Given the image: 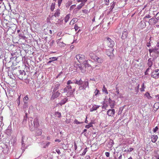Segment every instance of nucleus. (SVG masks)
<instances>
[{
    "mask_svg": "<svg viewBox=\"0 0 159 159\" xmlns=\"http://www.w3.org/2000/svg\"><path fill=\"white\" fill-rule=\"evenodd\" d=\"M87 116L86 117V119H85V122L86 123H88V121L87 120Z\"/></svg>",
    "mask_w": 159,
    "mask_h": 159,
    "instance_id": "57",
    "label": "nucleus"
},
{
    "mask_svg": "<svg viewBox=\"0 0 159 159\" xmlns=\"http://www.w3.org/2000/svg\"><path fill=\"white\" fill-rule=\"evenodd\" d=\"M49 33L51 34H52V31L51 30H49Z\"/></svg>",
    "mask_w": 159,
    "mask_h": 159,
    "instance_id": "64",
    "label": "nucleus"
},
{
    "mask_svg": "<svg viewBox=\"0 0 159 159\" xmlns=\"http://www.w3.org/2000/svg\"><path fill=\"white\" fill-rule=\"evenodd\" d=\"M70 91L66 87L64 88V93H69Z\"/></svg>",
    "mask_w": 159,
    "mask_h": 159,
    "instance_id": "38",
    "label": "nucleus"
},
{
    "mask_svg": "<svg viewBox=\"0 0 159 159\" xmlns=\"http://www.w3.org/2000/svg\"><path fill=\"white\" fill-rule=\"evenodd\" d=\"M49 59L51 60L52 61L57 60V58L55 57H50Z\"/></svg>",
    "mask_w": 159,
    "mask_h": 159,
    "instance_id": "36",
    "label": "nucleus"
},
{
    "mask_svg": "<svg viewBox=\"0 0 159 159\" xmlns=\"http://www.w3.org/2000/svg\"><path fill=\"white\" fill-rule=\"evenodd\" d=\"M158 129V128L157 126H156L153 129V131L154 133H155Z\"/></svg>",
    "mask_w": 159,
    "mask_h": 159,
    "instance_id": "37",
    "label": "nucleus"
},
{
    "mask_svg": "<svg viewBox=\"0 0 159 159\" xmlns=\"http://www.w3.org/2000/svg\"><path fill=\"white\" fill-rule=\"evenodd\" d=\"M55 141V142H61V140L58 139H56Z\"/></svg>",
    "mask_w": 159,
    "mask_h": 159,
    "instance_id": "55",
    "label": "nucleus"
},
{
    "mask_svg": "<svg viewBox=\"0 0 159 159\" xmlns=\"http://www.w3.org/2000/svg\"><path fill=\"white\" fill-rule=\"evenodd\" d=\"M87 148H86L84 149V151H83V152L82 153V154L81 155L82 156L84 155L86 153V152L87 151Z\"/></svg>",
    "mask_w": 159,
    "mask_h": 159,
    "instance_id": "35",
    "label": "nucleus"
},
{
    "mask_svg": "<svg viewBox=\"0 0 159 159\" xmlns=\"http://www.w3.org/2000/svg\"><path fill=\"white\" fill-rule=\"evenodd\" d=\"M54 41L53 40H52L51 41L49 42V43H49V46L50 47H51L52 46L53 44V43H54Z\"/></svg>",
    "mask_w": 159,
    "mask_h": 159,
    "instance_id": "39",
    "label": "nucleus"
},
{
    "mask_svg": "<svg viewBox=\"0 0 159 159\" xmlns=\"http://www.w3.org/2000/svg\"><path fill=\"white\" fill-rule=\"evenodd\" d=\"M74 28L75 30H77L79 28L78 25L76 24L75 25Z\"/></svg>",
    "mask_w": 159,
    "mask_h": 159,
    "instance_id": "47",
    "label": "nucleus"
},
{
    "mask_svg": "<svg viewBox=\"0 0 159 159\" xmlns=\"http://www.w3.org/2000/svg\"><path fill=\"white\" fill-rule=\"evenodd\" d=\"M122 155L121 154H120V155L118 157V159H122Z\"/></svg>",
    "mask_w": 159,
    "mask_h": 159,
    "instance_id": "56",
    "label": "nucleus"
},
{
    "mask_svg": "<svg viewBox=\"0 0 159 159\" xmlns=\"http://www.w3.org/2000/svg\"><path fill=\"white\" fill-rule=\"evenodd\" d=\"M91 58L95 61H97L99 63H102L103 61V60L101 57H99L95 55H94V56H93Z\"/></svg>",
    "mask_w": 159,
    "mask_h": 159,
    "instance_id": "5",
    "label": "nucleus"
},
{
    "mask_svg": "<svg viewBox=\"0 0 159 159\" xmlns=\"http://www.w3.org/2000/svg\"><path fill=\"white\" fill-rule=\"evenodd\" d=\"M3 120V117L2 116L1 117V122H2Z\"/></svg>",
    "mask_w": 159,
    "mask_h": 159,
    "instance_id": "62",
    "label": "nucleus"
},
{
    "mask_svg": "<svg viewBox=\"0 0 159 159\" xmlns=\"http://www.w3.org/2000/svg\"><path fill=\"white\" fill-rule=\"evenodd\" d=\"M158 138V136L157 135H152L151 136L152 142L155 143L157 141Z\"/></svg>",
    "mask_w": 159,
    "mask_h": 159,
    "instance_id": "14",
    "label": "nucleus"
},
{
    "mask_svg": "<svg viewBox=\"0 0 159 159\" xmlns=\"http://www.w3.org/2000/svg\"><path fill=\"white\" fill-rule=\"evenodd\" d=\"M139 84L138 86L135 88L134 89V93L135 94H138L139 92Z\"/></svg>",
    "mask_w": 159,
    "mask_h": 159,
    "instance_id": "21",
    "label": "nucleus"
},
{
    "mask_svg": "<svg viewBox=\"0 0 159 159\" xmlns=\"http://www.w3.org/2000/svg\"><path fill=\"white\" fill-rule=\"evenodd\" d=\"M82 64L85 67V69H86V67H90L91 66L89 64L88 61L87 60H85Z\"/></svg>",
    "mask_w": 159,
    "mask_h": 159,
    "instance_id": "18",
    "label": "nucleus"
},
{
    "mask_svg": "<svg viewBox=\"0 0 159 159\" xmlns=\"http://www.w3.org/2000/svg\"><path fill=\"white\" fill-rule=\"evenodd\" d=\"M89 83L88 81H84L83 83V85L82 86L83 89H85L87 87L89 88Z\"/></svg>",
    "mask_w": 159,
    "mask_h": 159,
    "instance_id": "12",
    "label": "nucleus"
},
{
    "mask_svg": "<svg viewBox=\"0 0 159 159\" xmlns=\"http://www.w3.org/2000/svg\"><path fill=\"white\" fill-rule=\"evenodd\" d=\"M105 155L107 157H108L110 156V153L109 152H105Z\"/></svg>",
    "mask_w": 159,
    "mask_h": 159,
    "instance_id": "46",
    "label": "nucleus"
},
{
    "mask_svg": "<svg viewBox=\"0 0 159 159\" xmlns=\"http://www.w3.org/2000/svg\"><path fill=\"white\" fill-rule=\"evenodd\" d=\"M77 21V19L75 18H74L70 22V25H73Z\"/></svg>",
    "mask_w": 159,
    "mask_h": 159,
    "instance_id": "23",
    "label": "nucleus"
},
{
    "mask_svg": "<svg viewBox=\"0 0 159 159\" xmlns=\"http://www.w3.org/2000/svg\"><path fill=\"white\" fill-rule=\"evenodd\" d=\"M99 107V106L94 105L93 106L92 108L90 109V111L92 112L94 111H95L97 110L98 108Z\"/></svg>",
    "mask_w": 159,
    "mask_h": 159,
    "instance_id": "17",
    "label": "nucleus"
},
{
    "mask_svg": "<svg viewBox=\"0 0 159 159\" xmlns=\"http://www.w3.org/2000/svg\"><path fill=\"white\" fill-rule=\"evenodd\" d=\"M76 6L75 5H72L70 7V9H71V8H73L74 7H75Z\"/></svg>",
    "mask_w": 159,
    "mask_h": 159,
    "instance_id": "52",
    "label": "nucleus"
},
{
    "mask_svg": "<svg viewBox=\"0 0 159 159\" xmlns=\"http://www.w3.org/2000/svg\"><path fill=\"white\" fill-rule=\"evenodd\" d=\"M34 127L36 128L38 127L39 125V119L37 117L34 119Z\"/></svg>",
    "mask_w": 159,
    "mask_h": 159,
    "instance_id": "8",
    "label": "nucleus"
},
{
    "mask_svg": "<svg viewBox=\"0 0 159 159\" xmlns=\"http://www.w3.org/2000/svg\"><path fill=\"white\" fill-rule=\"evenodd\" d=\"M144 83H143L141 88L140 89V90L141 92H143L144 91V89L145 88V87H144Z\"/></svg>",
    "mask_w": 159,
    "mask_h": 159,
    "instance_id": "31",
    "label": "nucleus"
},
{
    "mask_svg": "<svg viewBox=\"0 0 159 159\" xmlns=\"http://www.w3.org/2000/svg\"><path fill=\"white\" fill-rule=\"evenodd\" d=\"M116 93L117 94H119V90L117 88H116Z\"/></svg>",
    "mask_w": 159,
    "mask_h": 159,
    "instance_id": "50",
    "label": "nucleus"
},
{
    "mask_svg": "<svg viewBox=\"0 0 159 159\" xmlns=\"http://www.w3.org/2000/svg\"><path fill=\"white\" fill-rule=\"evenodd\" d=\"M99 92V90H98L97 89H96L94 92L95 95H97L98 94Z\"/></svg>",
    "mask_w": 159,
    "mask_h": 159,
    "instance_id": "44",
    "label": "nucleus"
},
{
    "mask_svg": "<svg viewBox=\"0 0 159 159\" xmlns=\"http://www.w3.org/2000/svg\"><path fill=\"white\" fill-rule=\"evenodd\" d=\"M74 83L79 85H80L83 84V82L81 78H80L79 79L76 78Z\"/></svg>",
    "mask_w": 159,
    "mask_h": 159,
    "instance_id": "7",
    "label": "nucleus"
},
{
    "mask_svg": "<svg viewBox=\"0 0 159 159\" xmlns=\"http://www.w3.org/2000/svg\"><path fill=\"white\" fill-rule=\"evenodd\" d=\"M61 38L59 39L58 40V41L57 42V44L59 46H60L61 47H64V43L62 42H61L60 41V40H61Z\"/></svg>",
    "mask_w": 159,
    "mask_h": 159,
    "instance_id": "22",
    "label": "nucleus"
},
{
    "mask_svg": "<svg viewBox=\"0 0 159 159\" xmlns=\"http://www.w3.org/2000/svg\"><path fill=\"white\" fill-rule=\"evenodd\" d=\"M68 101V98H65L63 99H62L61 102L58 103V104H60L61 106H62V105L65 104Z\"/></svg>",
    "mask_w": 159,
    "mask_h": 159,
    "instance_id": "16",
    "label": "nucleus"
},
{
    "mask_svg": "<svg viewBox=\"0 0 159 159\" xmlns=\"http://www.w3.org/2000/svg\"><path fill=\"white\" fill-rule=\"evenodd\" d=\"M68 85L67 86V87H66L70 91H71L72 87L71 86Z\"/></svg>",
    "mask_w": 159,
    "mask_h": 159,
    "instance_id": "42",
    "label": "nucleus"
},
{
    "mask_svg": "<svg viewBox=\"0 0 159 159\" xmlns=\"http://www.w3.org/2000/svg\"><path fill=\"white\" fill-rule=\"evenodd\" d=\"M50 137L49 136H48L47 137V140H49L50 139Z\"/></svg>",
    "mask_w": 159,
    "mask_h": 159,
    "instance_id": "60",
    "label": "nucleus"
},
{
    "mask_svg": "<svg viewBox=\"0 0 159 159\" xmlns=\"http://www.w3.org/2000/svg\"><path fill=\"white\" fill-rule=\"evenodd\" d=\"M158 104V103H155V104L154 105V107H155V106H156Z\"/></svg>",
    "mask_w": 159,
    "mask_h": 159,
    "instance_id": "61",
    "label": "nucleus"
},
{
    "mask_svg": "<svg viewBox=\"0 0 159 159\" xmlns=\"http://www.w3.org/2000/svg\"><path fill=\"white\" fill-rule=\"evenodd\" d=\"M20 96H19L18 98V101L19 102H20Z\"/></svg>",
    "mask_w": 159,
    "mask_h": 159,
    "instance_id": "59",
    "label": "nucleus"
},
{
    "mask_svg": "<svg viewBox=\"0 0 159 159\" xmlns=\"http://www.w3.org/2000/svg\"><path fill=\"white\" fill-rule=\"evenodd\" d=\"M107 44L109 47L112 48L114 45V41L109 38H107Z\"/></svg>",
    "mask_w": 159,
    "mask_h": 159,
    "instance_id": "3",
    "label": "nucleus"
},
{
    "mask_svg": "<svg viewBox=\"0 0 159 159\" xmlns=\"http://www.w3.org/2000/svg\"><path fill=\"white\" fill-rule=\"evenodd\" d=\"M50 142H47L46 143L45 145L44 146L43 148H47L50 145Z\"/></svg>",
    "mask_w": 159,
    "mask_h": 159,
    "instance_id": "40",
    "label": "nucleus"
},
{
    "mask_svg": "<svg viewBox=\"0 0 159 159\" xmlns=\"http://www.w3.org/2000/svg\"><path fill=\"white\" fill-rule=\"evenodd\" d=\"M102 91L103 92H104L105 93H106L107 94L108 93L107 90V89L106 88L105 85H103L102 89Z\"/></svg>",
    "mask_w": 159,
    "mask_h": 159,
    "instance_id": "28",
    "label": "nucleus"
},
{
    "mask_svg": "<svg viewBox=\"0 0 159 159\" xmlns=\"http://www.w3.org/2000/svg\"><path fill=\"white\" fill-rule=\"evenodd\" d=\"M55 114L58 118L61 117V113L58 111L55 112Z\"/></svg>",
    "mask_w": 159,
    "mask_h": 159,
    "instance_id": "32",
    "label": "nucleus"
},
{
    "mask_svg": "<svg viewBox=\"0 0 159 159\" xmlns=\"http://www.w3.org/2000/svg\"><path fill=\"white\" fill-rule=\"evenodd\" d=\"M61 34H62L61 32H59L57 34V35L60 36Z\"/></svg>",
    "mask_w": 159,
    "mask_h": 159,
    "instance_id": "58",
    "label": "nucleus"
},
{
    "mask_svg": "<svg viewBox=\"0 0 159 159\" xmlns=\"http://www.w3.org/2000/svg\"><path fill=\"white\" fill-rule=\"evenodd\" d=\"M158 49V48L152 49L153 52H156L157 51Z\"/></svg>",
    "mask_w": 159,
    "mask_h": 159,
    "instance_id": "49",
    "label": "nucleus"
},
{
    "mask_svg": "<svg viewBox=\"0 0 159 159\" xmlns=\"http://www.w3.org/2000/svg\"><path fill=\"white\" fill-rule=\"evenodd\" d=\"M52 62V61L51 60L49 61H48V63H51Z\"/></svg>",
    "mask_w": 159,
    "mask_h": 159,
    "instance_id": "63",
    "label": "nucleus"
},
{
    "mask_svg": "<svg viewBox=\"0 0 159 159\" xmlns=\"http://www.w3.org/2000/svg\"><path fill=\"white\" fill-rule=\"evenodd\" d=\"M60 94V93L58 91L54 93L52 95V98L54 99L59 97Z\"/></svg>",
    "mask_w": 159,
    "mask_h": 159,
    "instance_id": "10",
    "label": "nucleus"
},
{
    "mask_svg": "<svg viewBox=\"0 0 159 159\" xmlns=\"http://www.w3.org/2000/svg\"><path fill=\"white\" fill-rule=\"evenodd\" d=\"M148 64L149 67H151L152 65V62L150 59L148 60Z\"/></svg>",
    "mask_w": 159,
    "mask_h": 159,
    "instance_id": "29",
    "label": "nucleus"
},
{
    "mask_svg": "<svg viewBox=\"0 0 159 159\" xmlns=\"http://www.w3.org/2000/svg\"><path fill=\"white\" fill-rule=\"evenodd\" d=\"M88 0H82V3H83L84 4V3L86 2Z\"/></svg>",
    "mask_w": 159,
    "mask_h": 159,
    "instance_id": "53",
    "label": "nucleus"
},
{
    "mask_svg": "<svg viewBox=\"0 0 159 159\" xmlns=\"http://www.w3.org/2000/svg\"><path fill=\"white\" fill-rule=\"evenodd\" d=\"M151 77L154 78H157L159 77V70L156 69L151 73Z\"/></svg>",
    "mask_w": 159,
    "mask_h": 159,
    "instance_id": "2",
    "label": "nucleus"
},
{
    "mask_svg": "<svg viewBox=\"0 0 159 159\" xmlns=\"http://www.w3.org/2000/svg\"><path fill=\"white\" fill-rule=\"evenodd\" d=\"M55 5L56 4L55 2L52 3L51 4L50 7V9L51 11H53L55 8Z\"/></svg>",
    "mask_w": 159,
    "mask_h": 159,
    "instance_id": "20",
    "label": "nucleus"
},
{
    "mask_svg": "<svg viewBox=\"0 0 159 159\" xmlns=\"http://www.w3.org/2000/svg\"><path fill=\"white\" fill-rule=\"evenodd\" d=\"M11 130L10 129H7L5 131V133L8 135H10L11 133Z\"/></svg>",
    "mask_w": 159,
    "mask_h": 159,
    "instance_id": "30",
    "label": "nucleus"
},
{
    "mask_svg": "<svg viewBox=\"0 0 159 159\" xmlns=\"http://www.w3.org/2000/svg\"><path fill=\"white\" fill-rule=\"evenodd\" d=\"M108 101L109 104V106L111 108H114L115 105V101L112 100L111 99L109 98Z\"/></svg>",
    "mask_w": 159,
    "mask_h": 159,
    "instance_id": "9",
    "label": "nucleus"
},
{
    "mask_svg": "<svg viewBox=\"0 0 159 159\" xmlns=\"http://www.w3.org/2000/svg\"><path fill=\"white\" fill-rule=\"evenodd\" d=\"M62 0H58V6L59 7H60L61 6V5L62 3Z\"/></svg>",
    "mask_w": 159,
    "mask_h": 159,
    "instance_id": "41",
    "label": "nucleus"
},
{
    "mask_svg": "<svg viewBox=\"0 0 159 159\" xmlns=\"http://www.w3.org/2000/svg\"><path fill=\"white\" fill-rule=\"evenodd\" d=\"M157 22V21L154 18L150 19L149 21V24H155Z\"/></svg>",
    "mask_w": 159,
    "mask_h": 159,
    "instance_id": "15",
    "label": "nucleus"
},
{
    "mask_svg": "<svg viewBox=\"0 0 159 159\" xmlns=\"http://www.w3.org/2000/svg\"><path fill=\"white\" fill-rule=\"evenodd\" d=\"M114 109H109L107 111V114L109 116H113L115 114Z\"/></svg>",
    "mask_w": 159,
    "mask_h": 159,
    "instance_id": "6",
    "label": "nucleus"
},
{
    "mask_svg": "<svg viewBox=\"0 0 159 159\" xmlns=\"http://www.w3.org/2000/svg\"><path fill=\"white\" fill-rule=\"evenodd\" d=\"M92 126H93V125H92V124H91V125H86L85 126V127L86 128L88 129Z\"/></svg>",
    "mask_w": 159,
    "mask_h": 159,
    "instance_id": "43",
    "label": "nucleus"
},
{
    "mask_svg": "<svg viewBox=\"0 0 159 159\" xmlns=\"http://www.w3.org/2000/svg\"><path fill=\"white\" fill-rule=\"evenodd\" d=\"M70 18V15H67L65 17L64 19V21L66 23L68 20Z\"/></svg>",
    "mask_w": 159,
    "mask_h": 159,
    "instance_id": "27",
    "label": "nucleus"
},
{
    "mask_svg": "<svg viewBox=\"0 0 159 159\" xmlns=\"http://www.w3.org/2000/svg\"><path fill=\"white\" fill-rule=\"evenodd\" d=\"M74 123L75 124H76L77 125H78V124H82V123H83V122H80L79 121L77 120L76 119H75V120H74Z\"/></svg>",
    "mask_w": 159,
    "mask_h": 159,
    "instance_id": "33",
    "label": "nucleus"
},
{
    "mask_svg": "<svg viewBox=\"0 0 159 159\" xmlns=\"http://www.w3.org/2000/svg\"><path fill=\"white\" fill-rule=\"evenodd\" d=\"M149 51L150 53H151L153 52L152 49H149Z\"/></svg>",
    "mask_w": 159,
    "mask_h": 159,
    "instance_id": "54",
    "label": "nucleus"
},
{
    "mask_svg": "<svg viewBox=\"0 0 159 159\" xmlns=\"http://www.w3.org/2000/svg\"><path fill=\"white\" fill-rule=\"evenodd\" d=\"M73 83L72 82L71 80H69L67 82V85H69L70 84H72Z\"/></svg>",
    "mask_w": 159,
    "mask_h": 159,
    "instance_id": "45",
    "label": "nucleus"
},
{
    "mask_svg": "<svg viewBox=\"0 0 159 159\" xmlns=\"http://www.w3.org/2000/svg\"><path fill=\"white\" fill-rule=\"evenodd\" d=\"M144 95L149 99H150L152 98L151 96L150 95V94L148 92L146 93Z\"/></svg>",
    "mask_w": 159,
    "mask_h": 159,
    "instance_id": "24",
    "label": "nucleus"
},
{
    "mask_svg": "<svg viewBox=\"0 0 159 159\" xmlns=\"http://www.w3.org/2000/svg\"><path fill=\"white\" fill-rule=\"evenodd\" d=\"M60 12L61 11L60 9H57L54 14V16L56 18L60 16L61 13Z\"/></svg>",
    "mask_w": 159,
    "mask_h": 159,
    "instance_id": "11",
    "label": "nucleus"
},
{
    "mask_svg": "<svg viewBox=\"0 0 159 159\" xmlns=\"http://www.w3.org/2000/svg\"><path fill=\"white\" fill-rule=\"evenodd\" d=\"M127 36V33L126 31H123L121 36V38L122 39H124Z\"/></svg>",
    "mask_w": 159,
    "mask_h": 159,
    "instance_id": "19",
    "label": "nucleus"
},
{
    "mask_svg": "<svg viewBox=\"0 0 159 159\" xmlns=\"http://www.w3.org/2000/svg\"><path fill=\"white\" fill-rule=\"evenodd\" d=\"M84 5V4L83 3H81L80 5H78L77 7V9L80 10L82 8L83 6Z\"/></svg>",
    "mask_w": 159,
    "mask_h": 159,
    "instance_id": "26",
    "label": "nucleus"
},
{
    "mask_svg": "<svg viewBox=\"0 0 159 159\" xmlns=\"http://www.w3.org/2000/svg\"><path fill=\"white\" fill-rule=\"evenodd\" d=\"M156 99L158 101H159V95L156 96H155Z\"/></svg>",
    "mask_w": 159,
    "mask_h": 159,
    "instance_id": "51",
    "label": "nucleus"
},
{
    "mask_svg": "<svg viewBox=\"0 0 159 159\" xmlns=\"http://www.w3.org/2000/svg\"><path fill=\"white\" fill-rule=\"evenodd\" d=\"M28 98L27 95H26L25 96L23 99V101L25 103H26L28 102Z\"/></svg>",
    "mask_w": 159,
    "mask_h": 159,
    "instance_id": "25",
    "label": "nucleus"
},
{
    "mask_svg": "<svg viewBox=\"0 0 159 159\" xmlns=\"http://www.w3.org/2000/svg\"><path fill=\"white\" fill-rule=\"evenodd\" d=\"M76 66L79 68L81 72L84 73L86 71V69H85V67L84 66L83 64H76Z\"/></svg>",
    "mask_w": 159,
    "mask_h": 159,
    "instance_id": "4",
    "label": "nucleus"
},
{
    "mask_svg": "<svg viewBox=\"0 0 159 159\" xmlns=\"http://www.w3.org/2000/svg\"><path fill=\"white\" fill-rule=\"evenodd\" d=\"M113 50L111 49H108L106 50V54L108 56H111L113 54Z\"/></svg>",
    "mask_w": 159,
    "mask_h": 159,
    "instance_id": "13",
    "label": "nucleus"
},
{
    "mask_svg": "<svg viewBox=\"0 0 159 159\" xmlns=\"http://www.w3.org/2000/svg\"><path fill=\"white\" fill-rule=\"evenodd\" d=\"M134 150V148H129L127 150H125L124 151V152H131L132 151Z\"/></svg>",
    "mask_w": 159,
    "mask_h": 159,
    "instance_id": "34",
    "label": "nucleus"
},
{
    "mask_svg": "<svg viewBox=\"0 0 159 159\" xmlns=\"http://www.w3.org/2000/svg\"><path fill=\"white\" fill-rule=\"evenodd\" d=\"M76 58L80 63H82L85 60V56L82 54H78L76 55Z\"/></svg>",
    "mask_w": 159,
    "mask_h": 159,
    "instance_id": "1",
    "label": "nucleus"
},
{
    "mask_svg": "<svg viewBox=\"0 0 159 159\" xmlns=\"http://www.w3.org/2000/svg\"><path fill=\"white\" fill-rule=\"evenodd\" d=\"M151 17V16L149 15H148L147 16H145L144 17V19H146L147 18H150Z\"/></svg>",
    "mask_w": 159,
    "mask_h": 159,
    "instance_id": "48",
    "label": "nucleus"
}]
</instances>
